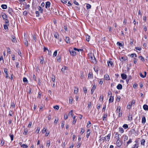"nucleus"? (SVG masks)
Segmentation results:
<instances>
[{
    "label": "nucleus",
    "instance_id": "1",
    "mask_svg": "<svg viewBox=\"0 0 148 148\" xmlns=\"http://www.w3.org/2000/svg\"><path fill=\"white\" fill-rule=\"evenodd\" d=\"M116 136L117 137V141H116V145L118 147H120L122 145L121 142L120 140V138H119V135L118 134H116Z\"/></svg>",
    "mask_w": 148,
    "mask_h": 148
},
{
    "label": "nucleus",
    "instance_id": "2",
    "mask_svg": "<svg viewBox=\"0 0 148 148\" xmlns=\"http://www.w3.org/2000/svg\"><path fill=\"white\" fill-rule=\"evenodd\" d=\"M89 58L91 59V61L93 63H96V61L93 54H91L89 56Z\"/></svg>",
    "mask_w": 148,
    "mask_h": 148
},
{
    "label": "nucleus",
    "instance_id": "3",
    "mask_svg": "<svg viewBox=\"0 0 148 148\" xmlns=\"http://www.w3.org/2000/svg\"><path fill=\"white\" fill-rule=\"evenodd\" d=\"M110 135L108 134L107 136L104 137V139H103V140L105 139L106 140H109V139H110Z\"/></svg>",
    "mask_w": 148,
    "mask_h": 148
},
{
    "label": "nucleus",
    "instance_id": "4",
    "mask_svg": "<svg viewBox=\"0 0 148 148\" xmlns=\"http://www.w3.org/2000/svg\"><path fill=\"white\" fill-rule=\"evenodd\" d=\"M121 77L122 78V79H126L127 78V75L125 74H124V73H123V74H121Z\"/></svg>",
    "mask_w": 148,
    "mask_h": 148
},
{
    "label": "nucleus",
    "instance_id": "5",
    "mask_svg": "<svg viewBox=\"0 0 148 148\" xmlns=\"http://www.w3.org/2000/svg\"><path fill=\"white\" fill-rule=\"evenodd\" d=\"M96 88V86L95 85H93L92 86L91 91V94H92L94 92V90Z\"/></svg>",
    "mask_w": 148,
    "mask_h": 148
},
{
    "label": "nucleus",
    "instance_id": "6",
    "mask_svg": "<svg viewBox=\"0 0 148 148\" xmlns=\"http://www.w3.org/2000/svg\"><path fill=\"white\" fill-rule=\"evenodd\" d=\"M50 3L49 1H47L46 3L45 8H47L50 7Z\"/></svg>",
    "mask_w": 148,
    "mask_h": 148
},
{
    "label": "nucleus",
    "instance_id": "7",
    "mask_svg": "<svg viewBox=\"0 0 148 148\" xmlns=\"http://www.w3.org/2000/svg\"><path fill=\"white\" fill-rule=\"evenodd\" d=\"M69 52L71 54L72 56H75L76 54V52L75 51L73 50H69Z\"/></svg>",
    "mask_w": 148,
    "mask_h": 148
},
{
    "label": "nucleus",
    "instance_id": "8",
    "mask_svg": "<svg viewBox=\"0 0 148 148\" xmlns=\"http://www.w3.org/2000/svg\"><path fill=\"white\" fill-rule=\"evenodd\" d=\"M90 134V129L88 130L87 131L86 137L88 138Z\"/></svg>",
    "mask_w": 148,
    "mask_h": 148
},
{
    "label": "nucleus",
    "instance_id": "9",
    "mask_svg": "<svg viewBox=\"0 0 148 148\" xmlns=\"http://www.w3.org/2000/svg\"><path fill=\"white\" fill-rule=\"evenodd\" d=\"M104 78L106 80H109L110 79L109 76L107 74L105 75Z\"/></svg>",
    "mask_w": 148,
    "mask_h": 148
},
{
    "label": "nucleus",
    "instance_id": "10",
    "mask_svg": "<svg viewBox=\"0 0 148 148\" xmlns=\"http://www.w3.org/2000/svg\"><path fill=\"white\" fill-rule=\"evenodd\" d=\"M146 121V118L145 116H143L142 118V123L144 124Z\"/></svg>",
    "mask_w": 148,
    "mask_h": 148
},
{
    "label": "nucleus",
    "instance_id": "11",
    "mask_svg": "<svg viewBox=\"0 0 148 148\" xmlns=\"http://www.w3.org/2000/svg\"><path fill=\"white\" fill-rule=\"evenodd\" d=\"M11 40L13 42H16V40L15 37L14 36H12L11 38Z\"/></svg>",
    "mask_w": 148,
    "mask_h": 148
},
{
    "label": "nucleus",
    "instance_id": "12",
    "mask_svg": "<svg viewBox=\"0 0 148 148\" xmlns=\"http://www.w3.org/2000/svg\"><path fill=\"white\" fill-rule=\"evenodd\" d=\"M122 87V85L120 84H119L116 86L117 88L119 90L121 89Z\"/></svg>",
    "mask_w": 148,
    "mask_h": 148
},
{
    "label": "nucleus",
    "instance_id": "13",
    "mask_svg": "<svg viewBox=\"0 0 148 148\" xmlns=\"http://www.w3.org/2000/svg\"><path fill=\"white\" fill-rule=\"evenodd\" d=\"M40 62L41 64H42L43 63L44 58H43L41 56L40 58Z\"/></svg>",
    "mask_w": 148,
    "mask_h": 148
},
{
    "label": "nucleus",
    "instance_id": "14",
    "mask_svg": "<svg viewBox=\"0 0 148 148\" xmlns=\"http://www.w3.org/2000/svg\"><path fill=\"white\" fill-rule=\"evenodd\" d=\"M143 108L145 110H148V106L146 104H145L143 106Z\"/></svg>",
    "mask_w": 148,
    "mask_h": 148
},
{
    "label": "nucleus",
    "instance_id": "15",
    "mask_svg": "<svg viewBox=\"0 0 148 148\" xmlns=\"http://www.w3.org/2000/svg\"><path fill=\"white\" fill-rule=\"evenodd\" d=\"M121 107L120 106H119L117 107L116 110V112L117 113H120V112L121 110Z\"/></svg>",
    "mask_w": 148,
    "mask_h": 148
},
{
    "label": "nucleus",
    "instance_id": "16",
    "mask_svg": "<svg viewBox=\"0 0 148 148\" xmlns=\"http://www.w3.org/2000/svg\"><path fill=\"white\" fill-rule=\"evenodd\" d=\"M65 41L67 43H70V41L69 38L68 37H66L65 38Z\"/></svg>",
    "mask_w": 148,
    "mask_h": 148
},
{
    "label": "nucleus",
    "instance_id": "17",
    "mask_svg": "<svg viewBox=\"0 0 148 148\" xmlns=\"http://www.w3.org/2000/svg\"><path fill=\"white\" fill-rule=\"evenodd\" d=\"M67 67L66 66H64L61 69V71L63 73H64L65 72L66 70Z\"/></svg>",
    "mask_w": 148,
    "mask_h": 148
},
{
    "label": "nucleus",
    "instance_id": "18",
    "mask_svg": "<svg viewBox=\"0 0 148 148\" xmlns=\"http://www.w3.org/2000/svg\"><path fill=\"white\" fill-rule=\"evenodd\" d=\"M72 117L73 119V121L72 122V123L73 124H75L76 123L77 121L76 119H75L76 116H73Z\"/></svg>",
    "mask_w": 148,
    "mask_h": 148
},
{
    "label": "nucleus",
    "instance_id": "19",
    "mask_svg": "<svg viewBox=\"0 0 148 148\" xmlns=\"http://www.w3.org/2000/svg\"><path fill=\"white\" fill-rule=\"evenodd\" d=\"M108 64V66H112V65L113 64V63L112 61H108L107 62Z\"/></svg>",
    "mask_w": 148,
    "mask_h": 148
},
{
    "label": "nucleus",
    "instance_id": "20",
    "mask_svg": "<svg viewBox=\"0 0 148 148\" xmlns=\"http://www.w3.org/2000/svg\"><path fill=\"white\" fill-rule=\"evenodd\" d=\"M78 88H75L74 90V93L75 94H77L78 92Z\"/></svg>",
    "mask_w": 148,
    "mask_h": 148
},
{
    "label": "nucleus",
    "instance_id": "21",
    "mask_svg": "<svg viewBox=\"0 0 148 148\" xmlns=\"http://www.w3.org/2000/svg\"><path fill=\"white\" fill-rule=\"evenodd\" d=\"M113 100H114V98H113V97H112V96H110L109 99V102H113Z\"/></svg>",
    "mask_w": 148,
    "mask_h": 148
},
{
    "label": "nucleus",
    "instance_id": "22",
    "mask_svg": "<svg viewBox=\"0 0 148 148\" xmlns=\"http://www.w3.org/2000/svg\"><path fill=\"white\" fill-rule=\"evenodd\" d=\"M2 17L3 18V19L4 20H6L7 19V16L5 14H3V15H2Z\"/></svg>",
    "mask_w": 148,
    "mask_h": 148
},
{
    "label": "nucleus",
    "instance_id": "23",
    "mask_svg": "<svg viewBox=\"0 0 148 148\" xmlns=\"http://www.w3.org/2000/svg\"><path fill=\"white\" fill-rule=\"evenodd\" d=\"M54 36L56 38L58 39L59 38V35L57 33H55L54 34Z\"/></svg>",
    "mask_w": 148,
    "mask_h": 148
},
{
    "label": "nucleus",
    "instance_id": "24",
    "mask_svg": "<svg viewBox=\"0 0 148 148\" xmlns=\"http://www.w3.org/2000/svg\"><path fill=\"white\" fill-rule=\"evenodd\" d=\"M2 8L3 9H6L7 8V5H1Z\"/></svg>",
    "mask_w": 148,
    "mask_h": 148
},
{
    "label": "nucleus",
    "instance_id": "25",
    "mask_svg": "<svg viewBox=\"0 0 148 148\" xmlns=\"http://www.w3.org/2000/svg\"><path fill=\"white\" fill-rule=\"evenodd\" d=\"M132 119V116L130 114L128 116V120L129 121H131Z\"/></svg>",
    "mask_w": 148,
    "mask_h": 148
},
{
    "label": "nucleus",
    "instance_id": "26",
    "mask_svg": "<svg viewBox=\"0 0 148 148\" xmlns=\"http://www.w3.org/2000/svg\"><path fill=\"white\" fill-rule=\"evenodd\" d=\"M23 81L24 83H27L28 82V81L26 77L23 78Z\"/></svg>",
    "mask_w": 148,
    "mask_h": 148
},
{
    "label": "nucleus",
    "instance_id": "27",
    "mask_svg": "<svg viewBox=\"0 0 148 148\" xmlns=\"http://www.w3.org/2000/svg\"><path fill=\"white\" fill-rule=\"evenodd\" d=\"M130 44L131 45V46H133V42H134V41H133V39H130Z\"/></svg>",
    "mask_w": 148,
    "mask_h": 148
},
{
    "label": "nucleus",
    "instance_id": "28",
    "mask_svg": "<svg viewBox=\"0 0 148 148\" xmlns=\"http://www.w3.org/2000/svg\"><path fill=\"white\" fill-rule=\"evenodd\" d=\"M50 140H48L47 141V144L46 146H48V147H49L50 146Z\"/></svg>",
    "mask_w": 148,
    "mask_h": 148
},
{
    "label": "nucleus",
    "instance_id": "29",
    "mask_svg": "<svg viewBox=\"0 0 148 148\" xmlns=\"http://www.w3.org/2000/svg\"><path fill=\"white\" fill-rule=\"evenodd\" d=\"M130 56L131 57H132V58L134 57H137L135 53L132 54L130 55Z\"/></svg>",
    "mask_w": 148,
    "mask_h": 148
},
{
    "label": "nucleus",
    "instance_id": "30",
    "mask_svg": "<svg viewBox=\"0 0 148 148\" xmlns=\"http://www.w3.org/2000/svg\"><path fill=\"white\" fill-rule=\"evenodd\" d=\"M107 116V114H105L104 115L103 118V121L104 120H106V119Z\"/></svg>",
    "mask_w": 148,
    "mask_h": 148
},
{
    "label": "nucleus",
    "instance_id": "31",
    "mask_svg": "<svg viewBox=\"0 0 148 148\" xmlns=\"http://www.w3.org/2000/svg\"><path fill=\"white\" fill-rule=\"evenodd\" d=\"M73 110H72L69 112V115H71L73 117V116H74L73 115Z\"/></svg>",
    "mask_w": 148,
    "mask_h": 148
},
{
    "label": "nucleus",
    "instance_id": "32",
    "mask_svg": "<svg viewBox=\"0 0 148 148\" xmlns=\"http://www.w3.org/2000/svg\"><path fill=\"white\" fill-rule=\"evenodd\" d=\"M73 100V98L72 97H71L69 99V103L72 104Z\"/></svg>",
    "mask_w": 148,
    "mask_h": 148
},
{
    "label": "nucleus",
    "instance_id": "33",
    "mask_svg": "<svg viewBox=\"0 0 148 148\" xmlns=\"http://www.w3.org/2000/svg\"><path fill=\"white\" fill-rule=\"evenodd\" d=\"M84 131H85V129H84L83 128H82L81 129L80 134H82L84 132Z\"/></svg>",
    "mask_w": 148,
    "mask_h": 148
},
{
    "label": "nucleus",
    "instance_id": "34",
    "mask_svg": "<svg viewBox=\"0 0 148 148\" xmlns=\"http://www.w3.org/2000/svg\"><path fill=\"white\" fill-rule=\"evenodd\" d=\"M57 54V50H56L54 52L53 56L54 57L56 56Z\"/></svg>",
    "mask_w": 148,
    "mask_h": 148
},
{
    "label": "nucleus",
    "instance_id": "35",
    "mask_svg": "<svg viewBox=\"0 0 148 148\" xmlns=\"http://www.w3.org/2000/svg\"><path fill=\"white\" fill-rule=\"evenodd\" d=\"M86 40L88 42L89 41L90 38V36H86Z\"/></svg>",
    "mask_w": 148,
    "mask_h": 148
},
{
    "label": "nucleus",
    "instance_id": "36",
    "mask_svg": "<svg viewBox=\"0 0 148 148\" xmlns=\"http://www.w3.org/2000/svg\"><path fill=\"white\" fill-rule=\"evenodd\" d=\"M83 90L84 92L86 94L87 92V89L86 87H83Z\"/></svg>",
    "mask_w": 148,
    "mask_h": 148
},
{
    "label": "nucleus",
    "instance_id": "37",
    "mask_svg": "<svg viewBox=\"0 0 148 148\" xmlns=\"http://www.w3.org/2000/svg\"><path fill=\"white\" fill-rule=\"evenodd\" d=\"M39 11H40V12L42 13V8L40 7L39 6L38 8Z\"/></svg>",
    "mask_w": 148,
    "mask_h": 148
},
{
    "label": "nucleus",
    "instance_id": "38",
    "mask_svg": "<svg viewBox=\"0 0 148 148\" xmlns=\"http://www.w3.org/2000/svg\"><path fill=\"white\" fill-rule=\"evenodd\" d=\"M21 147L23 148H26L28 146L26 145L23 144L21 145Z\"/></svg>",
    "mask_w": 148,
    "mask_h": 148
},
{
    "label": "nucleus",
    "instance_id": "39",
    "mask_svg": "<svg viewBox=\"0 0 148 148\" xmlns=\"http://www.w3.org/2000/svg\"><path fill=\"white\" fill-rule=\"evenodd\" d=\"M91 123L90 121H88L87 123V127H90L91 126Z\"/></svg>",
    "mask_w": 148,
    "mask_h": 148
},
{
    "label": "nucleus",
    "instance_id": "40",
    "mask_svg": "<svg viewBox=\"0 0 148 148\" xmlns=\"http://www.w3.org/2000/svg\"><path fill=\"white\" fill-rule=\"evenodd\" d=\"M94 71L97 73L98 72V69L97 67H96L94 68Z\"/></svg>",
    "mask_w": 148,
    "mask_h": 148
},
{
    "label": "nucleus",
    "instance_id": "41",
    "mask_svg": "<svg viewBox=\"0 0 148 148\" xmlns=\"http://www.w3.org/2000/svg\"><path fill=\"white\" fill-rule=\"evenodd\" d=\"M123 127L125 129H126L128 128V126L127 124H125L123 125Z\"/></svg>",
    "mask_w": 148,
    "mask_h": 148
},
{
    "label": "nucleus",
    "instance_id": "42",
    "mask_svg": "<svg viewBox=\"0 0 148 148\" xmlns=\"http://www.w3.org/2000/svg\"><path fill=\"white\" fill-rule=\"evenodd\" d=\"M91 6L89 4H87V5H86V8L87 9H90L91 8Z\"/></svg>",
    "mask_w": 148,
    "mask_h": 148
},
{
    "label": "nucleus",
    "instance_id": "43",
    "mask_svg": "<svg viewBox=\"0 0 148 148\" xmlns=\"http://www.w3.org/2000/svg\"><path fill=\"white\" fill-rule=\"evenodd\" d=\"M145 141L144 139H143L142 140L141 144L142 145H144L145 144Z\"/></svg>",
    "mask_w": 148,
    "mask_h": 148
},
{
    "label": "nucleus",
    "instance_id": "44",
    "mask_svg": "<svg viewBox=\"0 0 148 148\" xmlns=\"http://www.w3.org/2000/svg\"><path fill=\"white\" fill-rule=\"evenodd\" d=\"M53 108L57 110H58L59 108V107L58 106H54Z\"/></svg>",
    "mask_w": 148,
    "mask_h": 148
},
{
    "label": "nucleus",
    "instance_id": "45",
    "mask_svg": "<svg viewBox=\"0 0 148 148\" xmlns=\"http://www.w3.org/2000/svg\"><path fill=\"white\" fill-rule=\"evenodd\" d=\"M81 145V143H78L77 145V148H79Z\"/></svg>",
    "mask_w": 148,
    "mask_h": 148
},
{
    "label": "nucleus",
    "instance_id": "46",
    "mask_svg": "<svg viewBox=\"0 0 148 148\" xmlns=\"http://www.w3.org/2000/svg\"><path fill=\"white\" fill-rule=\"evenodd\" d=\"M119 129V131L120 132H121V133H123L124 132L123 129L122 128H120V127Z\"/></svg>",
    "mask_w": 148,
    "mask_h": 148
},
{
    "label": "nucleus",
    "instance_id": "47",
    "mask_svg": "<svg viewBox=\"0 0 148 148\" xmlns=\"http://www.w3.org/2000/svg\"><path fill=\"white\" fill-rule=\"evenodd\" d=\"M132 142V140L131 139H130L127 142V145L130 143H131Z\"/></svg>",
    "mask_w": 148,
    "mask_h": 148
},
{
    "label": "nucleus",
    "instance_id": "48",
    "mask_svg": "<svg viewBox=\"0 0 148 148\" xmlns=\"http://www.w3.org/2000/svg\"><path fill=\"white\" fill-rule=\"evenodd\" d=\"M139 75L140 77L142 78H144L145 77V75H143L142 73H140Z\"/></svg>",
    "mask_w": 148,
    "mask_h": 148
},
{
    "label": "nucleus",
    "instance_id": "49",
    "mask_svg": "<svg viewBox=\"0 0 148 148\" xmlns=\"http://www.w3.org/2000/svg\"><path fill=\"white\" fill-rule=\"evenodd\" d=\"M7 49L8 52V53H9L10 54H11V51L10 49L9 48H7Z\"/></svg>",
    "mask_w": 148,
    "mask_h": 148
},
{
    "label": "nucleus",
    "instance_id": "50",
    "mask_svg": "<svg viewBox=\"0 0 148 148\" xmlns=\"http://www.w3.org/2000/svg\"><path fill=\"white\" fill-rule=\"evenodd\" d=\"M136 50H138L139 51H140L141 50V48L140 47H136L135 48Z\"/></svg>",
    "mask_w": 148,
    "mask_h": 148
},
{
    "label": "nucleus",
    "instance_id": "51",
    "mask_svg": "<svg viewBox=\"0 0 148 148\" xmlns=\"http://www.w3.org/2000/svg\"><path fill=\"white\" fill-rule=\"evenodd\" d=\"M100 101H101L102 102L103 101V96H102L101 95L100 96Z\"/></svg>",
    "mask_w": 148,
    "mask_h": 148
},
{
    "label": "nucleus",
    "instance_id": "52",
    "mask_svg": "<svg viewBox=\"0 0 148 148\" xmlns=\"http://www.w3.org/2000/svg\"><path fill=\"white\" fill-rule=\"evenodd\" d=\"M64 121H62V124L61 125V127L62 128H63L64 126Z\"/></svg>",
    "mask_w": 148,
    "mask_h": 148
},
{
    "label": "nucleus",
    "instance_id": "53",
    "mask_svg": "<svg viewBox=\"0 0 148 148\" xmlns=\"http://www.w3.org/2000/svg\"><path fill=\"white\" fill-rule=\"evenodd\" d=\"M68 118V115L67 114H65L64 116V119H66Z\"/></svg>",
    "mask_w": 148,
    "mask_h": 148
},
{
    "label": "nucleus",
    "instance_id": "54",
    "mask_svg": "<svg viewBox=\"0 0 148 148\" xmlns=\"http://www.w3.org/2000/svg\"><path fill=\"white\" fill-rule=\"evenodd\" d=\"M67 0H61L62 2L64 3H67Z\"/></svg>",
    "mask_w": 148,
    "mask_h": 148
},
{
    "label": "nucleus",
    "instance_id": "55",
    "mask_svg": "<svg viewBox=\"0 0 148 148\" xmlns=\"http://www.w3.org/2000/svg\"><path fill=\"white\" fill-rule=\"evenodd\" d=\"M40 131V128H38L36 129V132L37 133H38Z\"/></svg>",
    "mask_w": 148,
    "mask_h": 148
},
{
    "label": "nucleus",
    "instance_id": "56",
    "mask_svg": "<svg viewBox=\"0 0 148 148\" xmlns=\"http://www.w3.org/2000/svg\"><path fill=\"white\" fill-rule=\"evenodd\" d=\"M10 137L11 138V140H13V138H14V136H13V135H10Z\"/></svg>",
    "mask_w": 148,
    "mask_h": 148
},
{
    "label": "nucleus",
    "instance_id": "57",
    "mask_svg": "<svg viewBox=\"0 0 148 148\" xmlns=\"http://www.w3.org/2000/svg\"><path fill=\"white\" fill-rule=\"evenodd\" d=\"M12 10L11 8H10L8 10V12L9 13L11 14L12 13Z\"/></svg>",
    "mask_w": 148,
    "mask_h": 148
},
{
    "label": "nucleus",
    "instance_id": "58",
    "mask_svg": "<svg viewBox=\"0 0 148 148\" xmlns=\"http://www.w3.org/2000/svg\"><path fill=\"white\" fill-rule=\"evenodd\" d=\"M46 131V129L45 128H44L42 130V132L43 133H45Z\"/></svg>",
    "mask_w": 148,
    "mask_h": 148
},
{
    "label": "nucleus",
    "instance_id": "59",
    "mask_svg": "<svg viewBox=\"0 0 148 148\" xmlns=\"http://www.w3.org/2000/svg\"><path fill=\"white\" fill-rule=\"evenodd\" d=\"M88 78H91L92 77V74L89 73L88 75Z\"/></svg>",
    "mask_w": 148,
    "mask_h": 148
},
{
    "label": "nucleus",
    "instance_id": "60",
    "mask_svg": "<svg viewBox=\"0 0 148 148\" xmlns=\"http://www.w3.org/2000/svg\"><path fill=\"white\" fill-rule=\"evenodd\" d=\"M51 80L53 82H54L55 81V77L54 76L53 77H52L51 78Z\"/></svg>",
    "mask_w": 148,
    "mask_h": 148
},
{
    "label": "nucleus",
    "instance_id": "61",
    "mask_svg": "<svg viewBox=\"0 0 148 148\" xmlns=\"http://www.w3.org/2000/svg\"><path fill=\"white\" fill-rule=\"evenodd\" d=\"M36 16H39V12L38 11H36Z\"/></svg>",
    "mask_w": 148,
    "mask_h": 148
},
{
    "label": "nucleus",
    "instance_id": "62",
    "mask_svg": "<svg viewBox=\"0 0 148 148\" xmlns=\"http://www.w3.org/2000/svg\"><path fill=\"white\" fill-rule=\"evenodd\" d=\"M116 100L119 102L120 101V98L119 97H117L116 98Z\"/></svg>",
    "mask_w": 148,
    "mask_h": 148
},
{
    "label": "nucleus",
    "instance_id": "63",
    "mask_svg": "<svg viewBox=\"0 0 148 148\" xmlns=\"http://www.w3.org/2000/svg\"><path fill=\"white\" fill-rule=\"evenodd\" d=\"M32 122H30L29 123V124L28 125V127H30L32 125Z\"/></svg>",
    "mask_w": 148,
    "mask_h": 148
},
{
    "label": "nucleus",
    "instance_id": "64",
    "mask_svg": "<svg viewBox=\"0 0 148 148\" xmlns=\"http://www.w3.org/2000/svg\"><path fill=\"white\" fill-rule=\"evenodd\" d=\"M74 3L76 5H79V4L77 2V1H74Z\"/></svg>",
    "mask_w": 148,
    "mask_h": 148
}]
</instances>
